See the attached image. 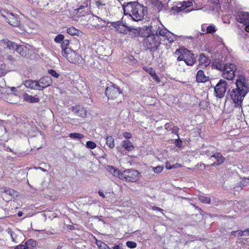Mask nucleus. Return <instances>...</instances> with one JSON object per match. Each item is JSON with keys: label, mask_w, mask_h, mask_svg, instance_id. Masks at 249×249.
Returning a JSON list of instances; mask_svg holds the SVG:
<instances>
[{"label": "nucleus", "mask_w": 249, "mask_h": 249, "mask_svg": "<svg viewBox=\"0 0 249 249\" xmlns=\"http://www.w3.org/2000/svg\"><path fill=\"white\" fill-rule=\"evenodd\" d=\"M248 88L246 85V79L243 75H239L236 81V88L230 90L231 99L236 108L241 109L243 112V100L248 93Z\"/></svg>", "instance_id": "f257e3e1"}, {"label": "nucleus", "mask_w": 249, "mask_h": 249, "mask_svg": "<svg viewBox=\"0 0 249 249\" xmlns=\"http://www.w3.org/2000/svg\"><path fill=\"white\" fill-rule=\"evenodd\" d=\"M123 7L124 15L135 21L142 20L146 13V7L136 1L124 3Z\"/></svg>", "instance_id": "f03ea898"}, {"label": "nucleus", "mask_w": 249, "mask_h": 249, "mask_svg": "<svg viewBox=\"0 0 249 249\" xmlns=\"http://www.w3.org/2000/svg\"><path fill=\"white\" fill-rule=\"evenodd\" d=\"M145 31L147 35L144 39L143 45L146 49L154 51L160 44L159 37L155 35V30L152 26L146 27Z\"/></svg>", "instance_id": "7ed1b4c3"}, {"label": "nucleus", "mask_w": 249, "mask_h": 249, "mask_svg": "<svg viewBox=\"0 0 249 249\" xmlns=\"http://www.w3.org/2000/svg\"><path fill=\"white\" fill-rule=\"evenodd\" d=\"M105 94L108 99L115 100L116 103L119 104L122 102L123 93L118 87L114 85H110L106 89Z\"/></svg>", "instance_id": "20e7f679"}, {"label": "nucleus", "mask_w": 249, "mask_h": 249, "mask_svg": "<svg viewBox=\"0 0 249 249\" xmlns=\"http://www.w3.org/2000/svg\"><path fill=\"white\" fill-rule=\"evenodd\" d=\"M62 55L66 58L70 62L74 64L81 63L83 58L81 56L71 50V49H65L62 51Z\"/></svg>", "instance_id": "39448f33"}, {"label": "nucleus", "mask_w": 249, "mask_h": 249, "mask_svg": "<svg viewBox=\"0 0 249 249\" xmlns=\"http://www.w3.org/2000/svg\"><path fill=\"white\" fill-rule=\"evenodd\" d=\"M0 44L4 47L8 48L10 50H15L20 54L23 55L25 53L24 47L20 45H18L15 43L7 39H3L0 40Z\"/></svg>", "instance_id": "423d86ee"}, {"label": "nucleus", "mask_w": 249, "mask_h": 249, "mask_svg": "<svg viewBox=\"0 0 249 249\" xmlns=\"http://www.w3.org/2000/svg\"><path fill=\"white\" fill-rule=\"evenodd\" d=\"M154 29L155 30V35L158 36H160L163 37L170 43H172L175 40L176 38L174 35L165 28L162 27H159L158 28L157 27L154 28Z\"/></svg>", "instance_id": "0eeeda50"}, {"label": "nucleus", "mask_w": 249, "mask_h": 249, "mask_svg": "<svg viewBox=\"0 0 249 249\" xmlns=\"http://www.w3.org/2000/svg\"><path fill=\"white\" fill-rule=\"evenodd\" d=\"M236 70V68L234 64H226L223 67L222 76L227 80H232L234 77Z\"/></svg>", "instance_id": "6e6552de"}, {"label": "nucleus", "mask_w": 249, "mask_h": 249, "mask_svg": "<svg viewBox=\"0 0 249 249\" xmlns=\"http://www.w3.org/2000/svg\"><path fill=\"white\" fill-rule=\"evenodd\" d=\"M1 15L3 18L11 25L18 27L19 25L20 21L17 15H15L13 13L7 11L1 13Z\"/></svg>", "instance_id": "1a4fd4ad"}, {"label": "nucleus", "mask_w": 249, "mask_h": 249, "mask_svg": "<svg viewBox=\"0 0 249 249\" xmlns=\"http://www.w3.org/2000/svg\"><path fill=\"white\" fill-rule=\"evenodd\" d=\"M236 20L245 26V30L249 32V13L247 12H238L236 16Z\"/></svg>", "instance_id": "9d476101"}, {"label": "nucleus", "mask_w": 249, "mask_h": 249, "mask_svg": "<svg viewBox=\"0 0 249 249\" xmlns=\"http://www.w3.org/2000/svg\"><path fill=\"white\" fill-rule=\"evenodd\" d=\"M226 82L224 80H220L214 88L215 96L219 98L223 97L226 91Z\"/></svg>", "instance_id": "9b49d317"}, {"label": "nucleus", "mask_w": 249, "mask_h": 249, "mask_svg": "<svg viewBox=\"0 0 249 249\" xmlns=\"http://www.w3.org/2000/svg\"><path fill=\"white\" fill-rule=\"evenodd\" d=\"M6 231L10 235L12 241L15 243H18L20 242L21 240L23 238V233L20 230L18 229H16L15 231H12L11 229L8 228L7 229Z\"/></svg>", "instance_id": "f8f14e48"}, {"label": "nucleus", "mask_w": 249, "mask_h": 249, "mask_svg": "<svg viewBox=\"0 0 249 249\" xmlns=\"http://www.w3.org/2000/svg\"><path fill=\"white\" fill-rule=\"evenodd\" d=\"M126 181L135 182L140 178V174L136 170L130 169L126 170Z\"/></svg>", "instance_id": "ddd939ff"}, {"label": "nucleus", "mask_w": 249, "mask_h": 249, "mask_svg": "<svg viewBox=\"0 0 249 249\" xmlns=\"http://www.w3.org/2000/svg\"><path fill=\"white\" fill-rule=\"evenodd\" d=\"M1 197L5 201H9L12 197L18 196V193L15 190L8 189L1 192Z\"/></svg>", "instance_id": "4468645a"}, {"label": "nucleus", "mask_w": 249, "mask_h": 249, "mask_svg": "<svg viewBox=\"0 0 249 249\" xmlns=\"http://www.w3.org/2000/svg\"><path fill=\"white\" fill-rule=\"evenodd\" d=\"M184 53L186 55L185 63L188 66H193L196 61L194 54L186 49H184Z\"/></svg>", "instance_id": "2eb2a0df"}, {"label": "nucleus", "mask_w": 249, "mask_h": 249, "mask_svg": "<svg viewBox=\"0 0 249 249\" xmlns=\"http://www.w3.org/2000/svg\"><path fill=\"white\" fill-rule=\"evenodd\" d=\"M24 86L28 88L31 89L41 90V85L39 83L38 81L29 80L24 82Z\"/></svg>", "instance_id": "dca6fc26"}, {"label": "nucleus", "mask_w": 249, "mask_h": 249, "mask_svg": "<svg viewBox=\"0 0 249 249\" xmlns=\"http://www.w3.org/2000/svg\"><path fill=\"white\" fill-rule=\"evenodd\" d=\"M110 23L111 26L114 27L119 32L124 34L127 33V27L125 26L124 24H122L120 21L112 22Z\"/></svg>", "instance_id": "f3484780"}, {"label": "nucleus", "mask_w": 249, "mask_h": 249, "mask_svg": "<svg viewBox=\"0 0 249 249\" xmlns=\"http://www.w3.org/2000/svg\"><path fill=\"white\" fill-rule=\"evenodd\" d=\"M213 158H214L216 160V162H213V163L211 164V165L212 166L219 165L223 163L225 161V158L219 152H217L216 153L213 154L212 155L210 156V160H211Z\"/></svg>", "instance_id": "a211bd4d"}, {"label": "nucleus", "mask_w": 249, "mask_h": 249, "mask_svg": "<svg viewBox=\"0 0 249 249\" xmlns=\"http://www.w3.org/2000/svg\"><path fill=\"white\" fill-rule=\"evenodd\" d=\"M39 83L41 85V88L42 90L47 87L50 86L52 83V80L50 76H44L38 80Z\"/></svg>", "instance_id": "6ab92c4d"}, {"label": "nucleus", "mask_w": 249, "mask_h": 249, "mask_svg": "<svg viewBox=\"0 0 249 249\" xmlns=\"http://www.w3.org/2000/svg\"><path fill=\"white\" fill-rule=\"evenodd\" d=\"M209 80V76L205 74L202 70H199L196 75V81L198 83H204Z\"/></svg>", "instance_id": "aec40b11"}, {"label": "nucleus", "mask_w": 249, "mask_h": 249, "mask_svg": "<svg viewBox=\"0 0 249 249\" xmlns=\"http://www.w3.org/2000/svg\"><path fill=\"white\" fill-rule=\"evenodd\" d=\"M211 63L210 59L206 56L203 53H201L199 55V65H201L202 67L206 68Z\"/></svg>", "instance_id": "412c9836"}, {"label": "nucleus", "mask_w": 249, "mask_h": 249, "mask_svg": "<svg viewBox=\"0 0 249 249\" xmlns=\"http://www.w3.org/2000/svg\"><path fill=\"white\" fill-rule=\"evenodd\" d=\"M23 98L25 101L30 103H37L39 101V98L32 96L26 93L23 94Z\"/></svg>", "instance_id": "4be33fe9"}, {"label": "nucleus", "mask_w": 249, "mask_h": 249, "mask_svg": "<svg viewBox=\"0 0 249 249\" xmlns=\"http://www.w3.org/2000/svg\"><path fill=\"white\" fill-rule=\"evenodd\" d=\"M193 5V2L187 1H182L180 3V6H176V8L178 9V11H181L185 10L186 8L190 7Z\"/></svg>", "instance_id": "5701e85b"}, {"label": "nucleus", "mask_w": 249, "mask_h": 249, "mask_svg": "<svg viewBox=\"0 0 249 249\" xmlns=\"http://www.w3.org/2000/svg\"><path fill=\"white\" fill-rule=\"evenodd\" d=\"M184 49H178L174 53L175 56L178 55L177 58V60L178 61L183 60L184 62L185 61V53H184Z\"/></svg>", "instance_id": "b1692460"}, {"label": "nucleus", "mask_w": 249, "mask_h": 249, "mask_svg": "<svg viewBox=\"0 0 249 249\" xmlns=\"http://www.w3.org/2000/svg\"><path fill=\"white\" fill-rule=\"evenodd\" d=\"M123 147L127 151H131L134 148V146L133 144L129 140H124L122 142Z\"/></svg>", "instance_id": "393cba45"}, {"label": "nucleus", "mask_w": 249, "mask_h": 249, "mask_svg": "<svg viewBox=\"0 0 249 249\" xmlns=\"http://www.w3.org/2000/svg\"><path fill=\"white\" fill-rule=\"evenodd\" d=\"M72 110L76 114L77 113H79V111L82 112L81 113L79 114V116L84 117L86 115V110L80 106H75L73 107Z\"/></svg>", "instance_id": "a878e982"}, {"label": "nucleus", "mask_w": 249, "mask_h": 249, "mask_svg": "<svg viewBox=\"0 0 249 249\" xmlns=\"http://www.w3.org/2000/svg\"><path fill=\"white\" fill-rule=\"evenodd\" d=\"M67 33L71 36H79L80 35L81 32L74 27H71L67 29Z\"/></svg>", "instance_id": "bb28decb"}, {"label": "nucleus", "mask_w": 249, "mask_h": 249, "mask_svg": "<svg viewBox=\"0 0 249 249\" xmlns=\"http://www.w3.org/2000/svg\"><path fill=\"white\" fill-rule=\"evenodd\" d=\"M106 144L110 148H113L115 146L114 144V139L112 136H107L106 138Z\"/></svg>", "instance_id": "cd10ccee"}, {"label": "nucleus", "mask_w": 249, "mask_h": 249, "mask_svg": "<svg viewBox=\"0 0 249 249\" xmlns=\"http://www.w3.org/2000/svg\"><path fill=\"white\" fill-rule=\"evenodd\" d=\"M107 170L114 177H117L119 172L120 171L118 169L114 168L112 166H108L107 167Z\"/></svg>", "instance_id": "c85d7f7f"}, {"label": "nucleus", "mask_w": 249, "mask_h": 249, "mask_svg": "<svg viewBox=\"0 0 249 249\" xmlns=\"http://www.w3.org/2000/svg\"><path fill=\"white\" fill-rule=\"evenodd\" d=\"M69 136L73 139H81L84 137V135L79 133H70Z\"/></svg>", "instance_id": "c756f323"}, {"label": "nucleus", "mask_w": 249, "mask_h": 249, "mask_svg": "<svg viewBox=\"0 0 249 249\" xmlns=\"http://www.w3.org/2000/svg\"><path fill=\"white\" fill-rule=\"evenodd\" d=\"M89 2L88 0L84 1L83 3H82L80 5H79V7L77 9V12L78 13H80L81 10H85L86 9H88Z\"/></svg>", "instance_id": "7c9ffc66"}, {"label": "nucleus", "mask_w": 249, "mask_h": 249, "mask_svg": "<svg viewBox=\"0 0 249 249\" xmlns=\"http://www.w3.org/2000/svg\"><path fill=\"white\" fill-rule=\"evenodd\" d=\"M216 31L215 27L212 24L208 25L206 27V34H213Z\"/></svg>", "instance_id": "2f4dec72"}, {"label": "nucleus", "mask_w": 249, "mask_h": 249, "mask_svg": "<svg viewBox=\"0 0 249 249\" xmlns=\"http://www.w3.org/2000/svg\"><path fill=\"white\" fill-rule=\"evenodd\" d=\"M199 200L203 203L210 204L211 199L209 197L200 196L198 197Z\"/></svg>", "instance_id": "473e14b6"}, {"label": "nucleus", "mask_w": 249, "mask_h": 249, "mask_svg": "<svg viewBox=\"0 0 249 249\" xmlns=\"http://www.w3.org/2000/svg\"><path fill=\"white\" fill-rule=\"evenodd\" d=\"M143 69L145 71L148 72L152 77L155 76L156 73L153 68L148 67H144Z\"/></svg>", "instance_id": "72a5a7b5"}, {"label": "nucleus", "mask_w": 249, "mask_h": 249, "mask_svg": "<svg viewBox=\"0 0 249 249\" xmlns=\"http://www.w3.org/2000/svg\"><path fill=\"white\" fill-rule=\"evenodd\" d=\"M7 71H8L6 69V65L5 64L0 65V77L6 74Z\"/></svg>", "instance_id": "f704fd0d"}, {"label": "nucleus", "mask_w": 249, "mask_h": 249, "mask_svg": "<svg viewBox=\"0 0 249 249\" xmlns=\"http://www.w3.org/2000/svg\"><path fill=\"white\" fill-rule=\"evenodd\" d=\"M64 36L62 34H59L55 37L54 40L55 42L60 43L61 42H62V41L64 40Z\"/></svg>", "instance_id": "c9c22d12"}, {"label": "nucleus", "mask_w": 249, "mask_h": 249, "mask_svg": "<svg viewBox=\"0 0 249 249\" xmlns=\"http://www.w3.org/2000/svg\"><path fill=\"white\" fill-rule=\"evenodd\" d=\"M70 42L68 39L63 40L61 43V47L62 48V51H63L65 49H70L68 48V46L69 45Z\"/></svg>", "instance_id": "e433bc0d"}, {"label": "nucleus", "mask_w": 249, "mask_h": 249, "mask_svg": "<svg viewBox=\"0 0 249 249\" xmlns=\"http://www.w3.org/2000/svg\"><path fill=\"white\" fill-rule=\"evenodd\" d=\"M125 175H126V170L124 171V172H121L119 171L117 177L120 179L126 181V177L125 176Z\"/></svg>", "instance_id": "4c0bfd02"}, {"label": "nucleus", "mask_w": 249, "mask_h": 249, "mask_svg": "<svg viewBox=\"0 0 249 249\" xmlns=\"http://www.w3.org/2000/svg\"><path fill=\"white\" fill-rule=\"evenodd\" d=\"M26 243L27 245H28V247H29V249L33 248L36 246V242L32 239L28 240Z\"/></svg>", "instance_id": "58836bf2"}, {"label": "nucleus", "mask_w": 249, "mask_h": 249, "mask_svg": "<svg viewBox=\"0 0 249 249\" xmlns=\"http://www.w3.org/2000/svg\"><path fill=\"white\" fill-rule=\"evenodd\" d=\"M86 146L89 148L94 149L96 147V144L94 142L88 141L87 142Z\"/></svg>", "instance_id": "ea45409f"}, {"label": "nucleus", "mask_w": 249, "mask_h": 249, "mask_svg": "<svg viewBox=\"0 0 249 249\" xmlns=\"http://www.w3.org/2000/svg\"><path fill=\"white\" fill-rule=\"evenodd\" d=\"M48 73L51 74L52 76L57 78L59 76V73L56 72V71L53 70H48Z\"/></svg>", "instance_id": "a19ab883"}, {"label": "nucleus", "mask_w": 249, "mask_h": 249, "mask_svg": "<svg viewBox=\"0 0 249 249\" xmlns=\"http://www.w3.org/2000/svg\"><path fill=\"white\" fill-rule=\"evenodd\" d=\"M244 231H236L231 232V234L234 235L235 236H244Z\"/></svg>", "instance_id": "79ce46f5"}, {"label": "nucleus", "mask_w": 249, "mask_h": 249, "mask_svg": "<svg viewBox=\"0 0 249 249\" xmlns=\"http://www.w3.org/2000/svg\"><path fill=\"white\" fill-rule=\"evenodd\" d=\"M163 169L162 166H158L157 167H152V170L156 173H160Z\"/></svg>", "instance_id": "37998d69"}, {"label": "nucleus", "mask_w": 249, "mask_h": 249, "mask_svg": "<svg viewBox=\"0 0 249 249\" xmlns=\"http://www.w3.org/2000/svg\"><path fill=\"white\" fill-rule=\"evenodd\" d=\"M126 244L127 246L130 249H134L137 246V244L133 241H127Z\"/></svg>", "instance_id": "c03bdc74"}, {"label": "nucleus", "mask_w": 249, "mask_h": 249, "mask_svg": "<svg viewBox=\"0 0 249 249\" xmlns=\"http://www.w3.org/2000/svg\"><path fill=\"white\" fill-rule=\"evenodd\" d=\"M14 249H29V247L25 243V245H19L16 246Z\"/></svg>", "instance_id": "a18cd8bd"}, {"label": "nucleus", "mask_w": 249, "mask_h": 249, "mask_svg": "<svg viewBox=\"0 0 249 249\" xmlns=\"http://www.w3.org/2000/svg\"><path fill=\"white\" fill-rule=\"evenodd\" d=\"M96 5L99 8H102L106 5V4L101 0H98L96 2Z\"/></svg>", "instance_id": "49530a36"}, {"label": "nucleus", "mask_w": 249, "mask_h": 249, "mask_svg": "<svg viewBox=\"0 0 249 249\" xmlns=\"http://www.w3.org/2000/svg\"><path fill=\"white\" fill-rule=\"evenodd\" d=\"M173 125L174 124L172 123H166L165 124V128L167 130H171Z\"/></svg>", "instance_id": "de8ad7c7"}, {"label": "nucleus", "mask_w": 249, "mask_h": 249, "mask_svg": "<svg viewBox=\"0 0 249 249\" xmlns=\"http://www.w3.org/2000/svg\"><path fill=\"white\" fill-rule=\"evenodd\" d=\"M123 136L126 139H129L132 138V135L129 132H124Z\"/></svg>", "instance_id": "09e8293b"}, {"label": "nucleus", "mask_w": 249, "mask_h": 249, "mask_svg": "<svg viewBox=\"0 0 249 249\" xmlns=\"http://www.w3.org/2000/svg\"><path fill=\"white\" fill-rule=\"evenodd\" d=\"M214 2H215V7L213 8V10H215L217 11L219 8H220V5L219 3V1L218 0H215Z\"/></svg>", "instance_id": "8fccbe9b"}, {"label": "nucleus", "mask_w": 249, "mask_h": 249, "mask_svg": "<svg viewBox=\"0 0 249 249\" xmlns=\"http://www.w3.org/2000/svg\"><path fill=\"white\" fill-rule=\"evenodd\" d=\"M171 130H172V132L174 134H177L178 132V128L173 125V127H172Z\"/></svg>", "instance_id": "3c124183"}, {"label": "nucleus", "mask_w": 249, "mask_h": 249, "mask_svg": "<svg viewBox=\"0 0 249 249\" xmlns=\"http://www.w3.org/2000/svg\"><path fill=\"white\" fill-rule=\"evenodd\" d=\"M152 78L156 81V82L157 83H160V79L159 78V77L157 76V75L156 74H155V76H154Z\"/></svg>", "instance_id": "603ef678"}, {"label": "nucleus", "mask_w": 249, "mask_h": 249, "mask_svg": "<svg viewBox=\"0 0 249 249\" xmlns=\"http://www.w3.org/2000/svg\"><path fill=\"white\" fill-rule=\"evenodd\" d=\"M104 243L99 240H96V244L99 248H100V247L102 246L103 244H104Z\"/></svg>", "instance_id": "864d4df0"}, {"label": "nucleus", "mask_w": 249, "mask_h": 249, "mask_svg": "<svg viewBox=\"0 0 249 249\" xmlns=\"http://www.w3.org/2000/svg\"><path fill=\"white\" fill-rule=\"evenodd\" d=\"M99 249H111L105 243L102 245V246L99 248Z\"/></svg>", "instance_id": "5fc2aeb1"}, {"label": "nucleus", "mask_w": 249, "mask_h": 249, "mask_svg": "<svg viewBox=\"0 0 249 249\" xmlns=\"http://www.w3.org/2000/svg\"><path fill=\"white\" fill-rule=\"evenodd\" d=\"M165 167L167 169H171L172 168H175V165L170 166L168 162H166L165 164Z\"/></svg>", "instance_id": "6e6d98bb"}, {"label": "nucleus", "mask_w": 249, "mask_h": 249, "mask_svg": "<svg viewBox=\"0 0 249 249\" xmlns=\"http://www.w3.org/2000/svg\"><path fill=\"white\" fill-rule=\"evenodd\" d=\"M152 209L154 211H160V212H162L163 211V210H162V209H161L159 207H156V206H154L152 208Z\"/></svg>", "instance_id": "4d7b16f0"}, {"label": "nucleus", "mask_w": 249, "mask_h": 249, "mask_svg": "<svg viewBox=\"0 0 249 249\" xmlns=\"http://www.w3.org/2000/svg\"><path fill=\"white\" fill-rule=\"evenodd\" d=\"M215 66H216V69L218 70H223L224 67H223L221 64H217V65H215Z\"/></svg>", "instance_id": "13d9d810"}, {"label": "nucleus", "mask_w": 249, "mask_h": 249, "mask_svg": "<svg viewBox=\"0 0 249 249\" xmlns=\"http://www.w3.org/2000/svg\"><path fill=\"white\" fill-rule=\"evenodd\" d=\"M244 236H249V228L244 231Z\"/></svg>", "instance_id": "bf43d9fd"}, {"label": "nucleus", "mask_w": 249, "mask_h": 249, "mask_svg": "<svg viewBox=\"0 0 249 249\" xmlns=\"http://www.w3.org/2000/svg\"><path fill=\"white\" fill-rule=\"evenodd\" d=\"M98 194H99V195L100 196H102V197H104V198L106 197V196H105V195L104 194L103 192H102L101 191H99L98 192Z\"/></svg>", "instance_id": "052dcab7"}, {"label": "nucleus", "mask_w": 249, "mask_h": 249, "mask_svg": "<svg viewBox=\"0 0 249 249\" xmlns=\"http://www.w3.org/2000/svg\"><path fill=\"white\" fill-rule=\"evenodd\" d=\"M205 25L206 24H203L202 26H201V31L203 32V33H202V34H204V32L205 31Z\"/></svg>", "instance_id": "680f3d73"}, {"label": "nucleus", "mask_w": 249, "mask_h": 249, "mask_svg": "<svg viewBox=\"0 0 249 249\" xmlns=\"http://www.w3.org/2000/svg\"><path fill=\"white\" fill-rule=\"evenodd\" d=\"M113 249H121L119 245H115L113 247Z\"/></svg>", "instance_id": "e2e57ef3"}, {"label": "nucleus", "mask_w": 249, "mask_h": 249, "mask_svg": "<svg viewBox=\"0 0 249 249\" xmlns=\"http://www.w3.org/2000/svg\"><path fill=\"white\" fill-rule=\"evenodd\" d=\"M23 214V213L21 211H19L18 213V215L19 217L21 216Z\"/></svg>", "instance_id": "0e129e2a"}, {"label": "nucleus", "mask_w": 249, "mask_h": 249, "mask_svg": "<svg viewBox=\"0 0 249 249\" xmlns=\"http://www.w3.org/2000/svg\"><path fill=\"white\" fill-rule=\"evenodd\" d=\"M11 91H16V88H15V87L11 88Z\"/></svg>", "instance_id": "69168bd1"}, {"label": "nucleus", "mask_w": 249, "mask_h": 249, "mask_svg": "<svg viewBox=\"0 0 249 249\" xmlns=\"http://www.w3.org/2000/svg\"><path fill=\"white\" fill-rule=\"evenodd\" d=\"M40 169H41V170L42 171H43V172H45V171H46V170H45V169H42L41 167H40Z\"/></svg>", "instance_id": "338daca9"}, {"label": "nucleus", "mask_w": 249, "mask_h": 249, "mask_svg": "<svg viewBox=\"0 0 249 249\" xmlns=\"http://www.w3.org/2000/svg\"><path fill=\"white\" fill-rule=\"evenodd\" d=\"M107 156V155H105L104 156H103V158H105V157Z\"/></svg>", "instance_id": "774afa93"}]
</instances>
